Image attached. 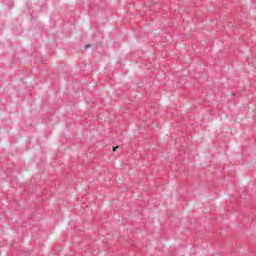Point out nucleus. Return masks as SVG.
I'll use <instances>...</instances> for the list:
<instances>
[{"label":"nucleus","mask_w":256,"mask_h":256,"mask_svg":"<svg viewBox=\"0 0 256 256\" xmlns=\"http://www.w3.org/2000/svg\"><path fill=\"white\" fill-rule=\"evenodd\" d=\"M117 149H119V147L114 146V147L112 148V151H117Z\"/></svg>","instance_id":"nucleus-1"},{"label":"nucleus","mask_w":256,"mask_h":256,"mask_svg":"<svg viewBox=\"0 0 256 256\" xmlns=\"http://www.w3.org/2000/svg\"><path fill=\"white\" fill-rule=\"evenodd\" d=\"M89 47H91V45L88 44L85 46V49H89Z\"/></svg>","instance_id":"nucleus-2"}]
</instances>
